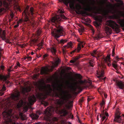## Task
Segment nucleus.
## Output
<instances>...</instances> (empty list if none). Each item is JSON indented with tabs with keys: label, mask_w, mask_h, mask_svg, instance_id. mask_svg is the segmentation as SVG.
I'll list each match as a JSON object with an SVG mask.
<instances>
[{
	"label": "nucleus",
	"mask_w": 124,
	"mask_h": 124,
	"mask_svg": "<svg viewBox=\"0 0 124 124\" xmlns=\"http://www.w3.org/2000/svg\"><path fill=\"white\" fill-rule=\"evenodd\" d=\"M16 65L20 67V64L19 62H17Z\"/></svg>",
	"instance_id": "603ef678"
},
{
	"label": "nucleus",
	"mask_w": 124,
	"mask_h": 124,
	"mask_svg": "<svg viewBox=\"0 0 124 124\" xmlns=\"http://www.w3.org/2000/svg\"><path fill=\"white\" fill-rule=\"evenodd\" d=\"M62 99L63 101H61L60 100H58L57 103L58 104L62 106V108L59 111V113L60 114H62V116H65L68 114V111L66 110L67 108H69V106L67 104H65L64 101H67V100L65 97H63Z\"/></svg>",
	"instance_id": "20e7f679"
},
{
	"label": "nucleus",
	"mask_w": 124,
	"mask_h": 124,
	"mask_svg": "<svg viewBox=\"0 0 124 124\" xmlns=\"http://www.w3.org/2000/svg\"><path fill=\"white\" fill-rule=\"evenodd\" d=\"M87 20L88 22H90L91 21L90 19L89 18H87Z\"/></svg>",
	"instance_id": "e2e57ef3"
},
{
	"label": "nucleus",
	"mask_w": 124,
	"mask_h": 124,
	"mask_svg": "<svg viewBox=\"0 0 124 124\" xmlns=\"http://www.w3.org/2000/svg\"><path fill=\"white\" fill-rule=\"evenodd\" d=\"M6 90V87L3 85L2 88V89L0 90V96L2 95L4 93L3 92Z\"/></svg>",
	"instance_id": "412c9836"
},
{
	"label": "nucleus",
	"mask_w": 124,
	"mask_h": 124,
	"mask_svg": "<svg viewBox=\"0 0 124 124\" xmlns=\"http://www.w3.org/2000/svg\"><path fill=\"white\" fill-rule=\"evenodd\" d=\"M78 41L80 43L78 44L77 47L78 51H79L81 49V46L82 48L83 47H84V45L85 44V43L83 41H79L78 40Z\"/></svg>",
	"instance_id": "f8f14e48"
},
{
	"label": "nucleus",
	"mask_w": 124,
	"mask_h": 124,
	"mask_svg": "<svg viewBox=\"0 0 124 124\" xmlns=\"http://www.w3.org/2000/svg\"><path fill=\"white\" fill-rule=\"evenodd\" d=\"M115 54V49L114 48H113L112 50V56H114Z\"/></svg>",
	"instance_id": "79ce46f5"
},
{
	"label": "nucleus",
	"mask_w": 124,
	"mask_h": 124,
	"mask_svg": "<svg viewBox=\"0 0 124 124\" xmlns=\"http://www.w3.org/2000/svg\"><path fill=\"white\" fill-rule=\"evenodd\" d=\"M104 11L106 14H108L111 12L110 10L108 9L104 10Z\"/></svg>",
	"instance_id": "72a5a7b5"
},
{
	"label": "nucleus",
	"mask_w": 124,
	"mask_h": 124,
	"mask_svg": "<svg viewBox=\"0 0 124 124\" xmlns=\"http://www.w3.org/2000/svg\"><path fill=\"white\" fill-rule=\"evenodd\" d=\"M17 65L15 66L14 67V69H17Z\"/></svg>",
	"instance_id": "69168bd1"
},
{
	"label": "nucleus",
	"mask_w": 124,
	"mask_h": 124,
	"mask_svg": "<svg viewBox=\"0 0 124 124\" xmlns=\"http://www.w3.org/2000/svg\"><path fill=\"white\" fill-rule=\"evenodd\" d=\"M76 75L78 79H79L81 78V76L80 74H76Z\"/></svg>",
	"instance_id": "4c0bfd02"
},
{
	"label": "nucleus",
	"mask_w": 124,
	"mask_h": 124,
	"mask_svg": "<svg viewBox=\"0 0 124 124\" xmlns=\"http://www.w3.org/2000/svg\"><path fill=\"white\" fill-rule=\"evenodd\" d=\"M96 54V51H93V53H92L91 54V55L92 56H93V57H96V59H97V60H98V58H99V57H96V56H95V54Z\"/></svg>",
	"instance_id": "c756f323"
},
{
	"label": "nucleus",
	"mask_w": 124,
	"mask_h": 124,
	"mask_svg": "<svg viewBox=\"0 0 124 124\" xmlns=\"http://www.w3.org/2000/svg\"><path fill=\"white\" fill-rule=\"evenodd\" d=\"M116 61H114L112 63V65L113 67L116 70L117 67V64H116V62L118 61V59H119L118 56H117L116 57Z\"/></svg>",
	"instance_id": "dca6fc26"
},
{
	"label": "nucleus",
	"mask_w": 124,
	"mask_h": 124,
	"mask_svg": "<svg viewBox=\"0 0 124 124\" xmlns=\"http://www.w3.org/2000/svg\"><path fill=\"white\" fill-rule=\"evenodd\" d=\"M95 38L97 39H99L100 38H101V37L100 36V35L99 34H98L97 35V36L96 37H95Z\"/></svg>",
	"instance_id": "c03bdc74"
},
{
	"label": "nucleus",
	"mask_w": 124,
	"mask_h": 124,
	"mask_svg": "<svg viewBox=\"0 0 124 124\" xmlns=\"http://www.w3.org/2000/svg\"><path fill=\"white\" fill-rule=\"evenodd\" d=\"M71 119H73V115H72L71 114H70L69 115V118H70V117H71Z\"/></svg>",
	"instance_id": "3c124183"
},
{
	"label": "nucleus",
	"mask_w": 124,
	"mask_h": 124,
	"mask_svg": "<svg viewBox=\"0 0 124 124\" xmlns=\"http://www.w3.org/2000/svg\"><path fill=\"white\" fill-rule=\"evenodd\" d=\"M23 101L20 97L19 92L12 94L10 98L6 102V108L7 109L4 114L3 118L6 124H21L16 122L19 117L16 116L13 113V108L16 107L20 108L23 105ZM19 117L22 120L26 119V116L22 113L19 114Z\"/></svg>",
	"instance_id": "f257e3e1"
},
{
	"label": "nucleus",
	"mask_w": 124,
	"mask_h": 124,
	"mask_svg": "<svg viewBox=\"0 0 124 124\" xmlns=\"http://www.w3.org/2000/svg\"><path fill=\"white\" fill-rule=\"evenodd\" d=\"M91 8H92L89 5H87V7L85 8V9L86 10L90 11L91 10Z\"/></svg>",
	"instance_id": "cd10ccee"
},
{
	"label": "nucleus",
	"mask_w": 124,
	"mask_h": 124,
	"mask_svg": "<svg viewBox=\"0 0 124 124\" xmlns=\"http://www.w3.org/2000/svg\"><path fill=\"white\" fill-rule=\"evenodd\" d=\"M3 40H5L6 39V37H1Z\"/></svg>",
	"instance_id": "6e6d98bb"
},
{
	"label": "nucleus",
	"mask_w": 124,
	"mask_h": 124,
	"mask_svg": "<svg viewBox=\"0 0 124 124\" xmlns=\"http://www.w3.org/2000/svg\"><path fill=\"white\" fill-rule=\"evenodd\" d=\"M27 59L29 61H30L31 60L32 58L29 56H27Z\"/></svg>",
	"instance_id": "a18cd8bd"
},
{
	"label": "nucleus",
	"mask_w": 124,
	"mask_h": 124,
	"mask_svg": "<svg viewBox=\"0 0 124 124\" xmlns=\"http://www.w3.org/2000/svg\"><path fill=\"white\" fill-rule=\"evenodd\" d=\"M64 12L60 9L58 10V13H59L58 15H56L52 18L51 22L54 23L56 27L52 29V34L54 38L57 39L61 36H64L66 33L64 29L59 23L62 19L65 20L67 19L64 15L62 14Z\"/></svg>",
	"instance_id": "f03ea898"
},
{
	"label": "nucleus",
	"mask_w": 124,
	"mask_h": 124,
	"mask_svg": "<svg viewBox=\"0 0 124 124\" xmlns=\"http://www.w3.org/2000/svg\"><path fill=\"white\" fill-rule=\"evenodd\" d=\"M109 25L116 31V33H118L120 31V26L115 21L110 20L108 21Z\"/></svg>",
	"instance_id": "0eeeda50"
},
{
	"label": "nucleus",
	"mask_w": 124,
	"mask_h": 124,
	"mask_svg": "<svg viewBox=\"0 0 124 124\" xmlns=\"http://www.w3.org/2000/svg\"><path fill=\"white\" fill-rule=\"evenodd\" d=\"M37 14L33 8H30L29 6H27L22 14L24 16L25 22H30V19L33 20V18L35 17Z\"/></svg>",
	"instance_id": "7ed1b4c3"
},
{
	"label": "nucleus",
	"mask_w": 124,
	"mask_h": 124,
	"mask_svg": "<svg viewBox=\"0 0 124 124\" xmlns=\"http://www.w3.org/2000/svg\"><path fill=\"white\" fill-rule=\"evenodd\" d=\"M105 30L107 32L110 33L111 29L109 27H106L105 28Z\"/></svg>",
	"instance_id": "7c9ffc66"
},
{
	"label": "nucleus",
	"mask_w": 124,
	"mask_h": 124,
	"mask_svg": "<svg viewBox=\"0 0 124 124\" xmlns=\"http://www.w3.org/2000/svg\"><path fill=\"white\" fill-rule=\"evenodd\" d=\"M53 119L54 121H57L58 120V119L56 117H54Z\"/></svg>",
	"instance_id": "09e8293b"
},
{
	"label": "nucleus",
	"mask_w": 124,
	"mask_h": 124,
	"mask_svg": "<svg viewBox=\"0 0 124 124\" xmlns=\"http://www.w3.org/2000/svg\"><path fill=\"white\" fill-rule=\"evenodd\" d=\"M4 81H5L6 83L7 84H8L10 83V82L9 81H7V80H6Z\"/></svg>",
	"instance_id": "864d4df0"
},
{
	"label": "nucleus",
	"mask_w": 124,
	"mask_h": 124,
	"mask_svg": "<svg viewBox=\"0 0 124 124\" xmlns=\"http://www.w3.org/2000/svg\"><path fill=\"white\" fill-rule=\"evenodd\" d=\"M72 44L71 41L68 42L67 45L64 46L65 48H72Z\"/></svg>",
	"instance_id": "5701e85b"
},
{
	"label": "nucleus",
	"mask_w": 124,
	"mask_h": 124,
	"mask_svg": "<svg viewBox=\"0 0 124 124\" xmlns=\"http://www.w3.org/2000/svg\"><path fill=\"white\" fill-rule=\"evenodd\" d=\"M105 102L104 100H102V102H101L100 104V105L101 107V108H102V106L103 105H105Z\"/></svg>",
	"instance_id": "c9c22d12"
},
{
	"label": "nucleus",
	"mask_w": 124,
	"mask_h": 124,
	"mask_svg": "<svg viewBox=\"0 0 124 124\" xmlns=\"http://www.w3.org/2000/svg\"><path fill=\"white\" fill-rule=\"evenodd\" d=\"M10 76L9 72L8 73V75L6 76L3 75H0V80L5 81L7 80V78H9Z\"/></svg>",
	"instance_id": "2eb2a0df"
},
{
	"label": "nucleus",
	"mask_w": 124,
	"mask_h": 124,
	"mask_svg": "<svg viewBox=\"0 0 124 124\" xmlns=\"http://www.w3.org/2000/svg\"><path fill=\"white\" fill-rule=\"evenodd\" d=\"M76 51H77L78 52H79L78 51V48H77L75 49V50H73L71 52H70V54H72L73 53L75 52Z\"/></svg>",
	"instance_id": "a19ab883"
},
{
	"label": "nucleus",
	"mask_w": 124,
	"mask_h": 124,
	"mask_svg": "<svg viewBox=\"0 0 124 124\" xmlns=\"http://www.w3.org/2000/svg\"><path fill=\"white\" fill-rule=\"evenodd\" d=\"M95 26L98 29H99L100 27V23H98L97 22H96L95 24Z\"/></svg>",
	"instance_id": "2f4dec72"
},
{
	"label": "nucleus",
	"mask_w": 124,
	"mask_h": 124,
	"mask_svg": "<svg viewBox=\"0 0 124 124\" xmlns=\"http://www.w3.org/2000/svg\"><path fill=\"white\" fill-rule=\"evenodd\" d=\"M100 117L102 119V121H103L106 118V117L104 116V113L100 114Z\"/></svg>",
	"instance_id": "bb28decb"
},
{
	"label": "nucleus",
	"mask_w": 124,
	"mask_h": 124,
	"mask_svg": "<svg viewBox=\"0 0 124 124\" xmlns=\"http://www.w3.org/2000/svg\"><path fill=\"white\" fill-rule=\"evenodd\" d=\"M0 36L1 37H6L5 33L4 32H3L2 33L0 31Z\"/></svg>",
	"instance_id": "473e14b6"
},
{
	"label": "nucleus",
	"mask_w": 124,
	"mask_h": 124,
	"mask_svg": "<svg viewBox=\"0 0 124 124\" xmlns=\"http://www.w3.org/2000/svg\"><path fill=\"white\" fill-rule=\"evenodd\" d=\"M98 66L99 71H97V73L99 75L98 76V77L104 80L105 79L106 77L103 78V75L104 74V70L106 68L105 66L104 63L101 61L98 64Z\"/></svg>",
	"instance_id": "39448f33"
},
{
	"label": "nucleus",
	"mask_w": 124,
	"mask_h": 124,
	"mask_svg": "<svg viewBox=\"0 0 124 124\" xmlns=\"http://www.w3.org/2000/svg\"><path fill=\"white\" fill-rule=\"evenodd\" d=\"M63 86L62 84H61L60 85L58 86V88H56V90L58 91L60 93H61V95H62V93L65 94V92L63 90L62 87Z\"/></svg>",
	"instance_id": "ddd939ff"
},
{
	"label": "nucleus",
	"mask_w": 124,
	"mask_h": 124,
	"mask_svg": "<svg viewBox=\"0 0 124 124\" xmlns=\"http://www.w3.org/2000/svg\"><path fill=\"white\" fill-rule=\"evenodd\" d=\"M53 66L51 67V69H49L47 67H42L40 71V74L41 75H47L48 72H52L53 71V69L55 67L57 66L58 65V63L56 62L55 63H53Z\"/></svg>",
	"instance_id": "423d86ee"
},
{
	"label": "nucleus",
	"mask_w": 124,
	"mask_h": 124,
	"mask_svg": "<svg viewBox=\"0 0 124 124\" xmlns=\"http://www.w3.org/2000/svg\"><path fill=\"white\" fill-rule=\"evenodd\" d=\"M21 21V20H20L19 21L17 22V24L14 26V27L15 28H16L17 27H18L19 26V24L20 23Z\"/></svg>",
	"instance_id": "f704fd0d"
},
{
	"label": "nucleus",
	"mask_w": 124,
	"mask_h": 124,
	"mask_svg": "<svg viewBox=\"0 0 124 124\" xmlns=\"http://www.w3.org/2000/svg\"><path fill=\"white\" fill-rule=\"evenodd\" d=\"M78 1L80 3H82L84 5H85V3L82 0H78Z\"/></svg>",
	"instance_id": "e433bc0d"
},
{
	"label": "nucleus",
	"mask_w": 124,
	"mask_h": 124,
	"mask_svg": "<svg viewBox=\"0 0 124 124\" xmlns=\"http://www.w3.org/2000/svg\"><path fill=\"white\" fill-rule=\"evenodd\" d=\"M120 111L117 109L114 119L115 121L119 123H122L123 122V119L121 118V116L120 115Z\"/></svg>",
	"instance_id": "6e6552de"
},
{
	"label": "nucleus",
	"mask_w": 124,
	"mask_h": 124,
	"mask_svg": "<svg viewBox=\"0 0 124 124\" xmlns=\"http://www.w3.org/2000/svg\"><path fill=\"white\" fill-rule=\"evenodd\" d=\"M96 11L95 13L97 14H100L101 12V9L100 8H96Z\"/></svg>",
	"instance_id": "c85d7f7f"
},
{
	"label": "nucleus",
	"mask_w": 124,
	"mask_h": 124,
	"mask_svg": "<svg viewBox=\"0 0 124 124\" xmlns=\"http://www.w3.org/2000/svg\"><path fill=\"white\" fill-rule=\"evenodd\" d=\"M91 100V99L90 98H88L87 99V101H89Z\"/></svg>",
	"instance_id": "338daca9"
},
{
	"label": "nucleus",
	"mask_w": 124,
	"mask_h": 124,
	"mask_svg": "<svg viewBox=\"0 0 124 124\" xmlns=\"http://www.w3.org/2000/svg\"><path fill=\"white\" fill-rule=\"evenodd\" d=\"M13 70H11V69H10L9 68L8 69V72H10L11 71H12Z\"/></svg>",
	"instance_id": "13d9d810"
},
{
	"label": "nucleus",
	"mask_w": 124,
	"mask_h": 124,
	"mask_svg": "<svg viewBox=\"0 0 124 124\" xmlns=\"http://www.w3.org/2000/svg\"><path fill=\"white\" fill-rule=\"evenodd\" d=\"M104 116H108V113L106 112L104 114Z\"/></svg>",
	"instance_id": "8fccbe9b"
},
{
	"label": "nucleus",
	"mask_w": 124,
	"mask_h": 124,
	"mask_svg": "<svg viewBox=\"0 0 124 124\" xmlns=\"http://www.w3.org/2000/svg\"><path fill=\"white\" fill-rule=\"evenodd\" d=\"M41 31L40 29H39L37 30L36 34L38 36H40L41 34Z\"/></svg>",
	"instance_id": "393cba45"
},
{
	"label": "nucleus",
	"mask_w": 124,
	"mask_h": 124,
	"mask_svg": "<svg viewBox=\"0 0 124 124\" xmlns=\"http://www.w3.org/2000/svg\"><path fill=\"white\" fill-rule=\"evenodd\" d=\"M117 2H119L122 5H123V1L121 0H117Z\"/></svg>",
	"instance_id": "49530a36"
},
{
	"label": "nucleus",
	"mask_w": 124,
	"mask_h": 124,
	"mask_svg": "<svg viewBox=\"0 0 124 124\" xmlns=\"http://www.w3.org/2000/svg\"><path fill=\"white\" fill-rule=\"evenodd\" d=\"M47 55L46 54H45L44 55H43V57L45 58L47 56Z\"/></svg>",
	"instance_id": "4d7b16f0"
},
{
	"label": "nucleus",
	"mask_w": 124,
	"mask_h": 124,
	"mask_svg": "<svg viewBox=\"0 0 124 124\" xmlns=\"http://www.w3.org/2000/svg\"><path fill=\"white\" fill-rule=\"evenodd\" d=\"M2 3L1 1L0 0V7L2 5Z\"/></svg>",
	"instance_id": "052dcab7"
},
{
	"label": "nucleus",
	"mask_w": 124,
	"mask_h": 124,
	"mask_svg": "<svg viewBox=\"0 0 124 124\" xmlns=\"http://www.w3.org/2000/svg\"><path fill=\"white\" fill-rule=\"evenodd\" d=\"M78 82L79 84L80 85H82L83 84L85 83L84 81L82 80H80Z\"/></svg>",
	"instance_id": "58836bf2"
},
{
	"label": "nucleus",
	"mask_w": 124,
	"mask_h": 124,
	"mask_svg": "<svg viewBox=\"0 0 124 124\" xmlns=\"http://www.w3.org/2000/svg\"><path fill=\"white\" fill-rule=\"evenodd\" d=\"M4 68V66L3 65H1L0 66V68L2 70H3Z\"/></svg>",
	"instance_id": "5fc2aeb1"
},
{
	"label": "nucleus",
	"mask_w": 124,
	"mask_h": 124,
	"mask_svg": "<svg viewBox=\"0 0 124 124\" xmlns=\"http://www.w3.org/2000/svg\"><path fill=\"white\" fill-rule=\"evenodd\" d=\"M6 9L8 10L9 9V5L7 2H4L3 3Z\"/></svg>",
	"instance_id": "b1692460"
},
{
	"label": "nucleus",
	"mask_w": 124,
	"mask_h": 124,
	"mask_svg": "<svg viewBox=\"0 0 124 124\" xmlns=\"http://www.w3.org/2000/svg\"><path fill=\"white\" fill-rule=\"evenodd\" d=\"M43 43L42 42H41L38 44V46H43Z\"/></svg>",
	"instance_id": "de8ad7c7"
},
{
	"label": "nucleus",
	"mask_w": 124,
	"mask_h": 124,
	"mask_svg": "<svg viewBox=\"0 0 124 124\" xmlns=\"http://www.w3.org/2000/svg\"><path fill=\"white\" fill-rule=\"evenodd\" d=\"M50 50L53 54L54 56V59L55 60H57L58 59V58L56 54L57 51L56 47L55 46H51V47Z\"/></svg>",
	"instance_id": "1a4fd4ad"
},
{
	"label": "nucleus",
	"mask_w": 124,
	"mask_h": 124,
	"mask_svg": "<svg viewBox=\"0 0 124 124\" xmlns=\"http://www.w3.org/2000/svg\"><path fill=\"white\" fill-rule=\"evenodd\" d=\"M87 61L88 62L90 65L92 67H93L94 65V61L93 59L90 58H88L87 59Z\"/></svg>",
	"instance_id": "aec40b11"
},
{
	"label": "nucleus",
	"mask_w": 124,
	"mask_h": 124,
	"mask_svg": "<svg viewBox=\"0 0 124 124\" xmlns=\"http://www.w3.org/2000/svg\"><path fill=\"white\" fill-rule=\"evenodd\" d=\"M5 42L7 43H9L10 44L11 43V42H9L8 39H6L5 40Z\"/></svg>",
	"instance_id": "ea45409f"
},
{
	"label": "nucleus",
	"mask_w": 124,
	"mask_h": 124,
	"mask_svg": "<svg viewBox=\"0 0 124 124\" xmlns=\"http://www.w3.org/2000/svg\"><path fill=\"white\" fill-rule=\"evenodd\" d=\"M110 54H108L106 58L102 57V60L104 62H110Z\"/></svg>",
	"instance_id": "4468645a"
},
{
	"label": "nucleus",
	"mask_w": 124,
	"mask_h": 124,
	"mask_svg": "<svg viewBox=\"0 0 124 124\" xmlns=\"http://www.w3.org/2000/svg\"><path fill=\"white\" fill-rule=\"evenodd\" d=\"M67 39H62L60 41L58 40V43L62 45H63L65 43L67 42Z\"/></svg>",
	"instance_id": "4be33fe9"
},
{
	"label": "nucleus",
	"mask_w": 124,
	"mask_h": 124,
	"mask_svg": "<svg viewBox=\"0 0 124 124\" xmlns=\"http://www.w3.org/2000/svg\"><path fill=\"white\" fill-rule=\"evenodd\" d=\"M116 85L119 88L121 89H124V84L122 82H117Z\"/></svg>",
	"instance_id": "a211bd4d"
},
{
	"label": "nucleus",
	"mask_w": 124,
	"mask_h": 124,
	"mask_svg": "<svg viewBox=\"0 0 124 124\" xmlns=\"http://www.w3.org/2000/svg\"><path fill=\"white\" fill-rule=\"evenodd\" d=\"M67 124H72L70 122H68L67 123Z\"/></svg>",
	"instance_id": "774afa93"
},
{
	"label": "nucleus",
	"mask_w": 124,
	"mask_h": 124,
	"mask_svg": "<svg viewBox=\"0 0 124 124\" xmlns=\"http://www.w3.org/2000/svg\"><path fill=\"white\" fill-rule=\"evenodd\" d=\"M81 86L80 85H76L75 86L72 85L70 86V88L71 90L75 91L77 89H80L81 88Z\"/></svg>",
	"instance_id": "f3484780"
},
{
	"label": "nucleus",
	"mask_w": 124,
	"mask_h": 124,
	"mask_svg": "<svg viewBox=\"0 0 124 124\" xmlns=\"http://www.w3.org/2000/svg\"><path fill=\"white\" fill-rule=\"evenodd\" d=\"M62 51L63 54L64 55L66 54L67 51L66 50H65L64 49H63Z\"/></svg>",
	"instance_id": "37998d69"
},
{
	"label": "nucleus",
	"mask_w": 124,
	"mask_h": 124,
	"mask_svg": "<svg viewBox=\"0 0 124 124\" xmlns=\"http://www.w3.org/2000/svg\"><path fill=\"white\" fill-rule=\"evenodd\" d=\"M52 107H48L45 111V113L46 115L48 116H51L52 115Z\"/></svg>",
	"instance_id": "9b49d317"
},
{
	"label": "nucleus",
	"mask_w": 124,
	"mask_h": 124,
	"mask_svg": "<svg viewBox=\"0 0 124 124\" xmlns=\"http://www.w3.org/2000/svg\"><path fill=\"white\" fill-rule=\"evenodd\" d=\"M32 117L34 119H37L39 117V116L36 114H33L32 115Z\"/></svg>",
	"instance_id": "a878e982"
},
{
	"label": "nucleus",
	"mask_w": 124,
	"mask_h": 124,
	"mask_svg": "<svg viewBox=\"0 0 124 124\" xmlns=\"http://www.w3.org/2000/svg\"><path fill=\"white\" fill-rule=\"evenodd\" d=\"M28 101L31 104H33L36 101L35 96L33 94L29 98Z\"/></svg>",
	"instance_id": "9d476101"
},
{
	"label": "nucleus",
	"mask_w": 124,
	"mask_h": 124,
	"mask_svg": "<svg viewBox=\"0 0 124 124\" xmlns=\"http://www.w3.org/2000/svg\"><path fill=\"white\" fill-rule=\"evenodd\" d=\"M81 29V31H82L83 32L84 31V28H82Z\"/></svg>",
	"instance_id": "0e129e2a"
},
{
	"label": "nucleus",
	"mask_w": 124,
	"mask_h": 124,
	"mask_svg": "<svg viewBox=\"0 0 124 124\" xmlns=\"http://www.w3.org/2000/svg\"><path fill=\"white\" fill-rule=\"evenodd\" d=\"M75 61L73 60H71L70 61V62L71 63H74Z\"/></svg>",
	"instance_id": "bf43d9fd"
},
{
	"label": "nucleus",
	"mask_w": 124,
	"mask_h": 124,
	"mask_svg": "<svg viewBox=\"0 0 124 124\" xmlns=\"http://www.w3.org/2000/svg\"><path fill=\"white\" fill-rule=\"evenodd\" d=\"M121 116V118H122L123 119H123L122 118L124 117V114H122L121 116Z\"/></svg>",
	"instance_id": "680f3d73"
},
{
	"label": "nucleus",
	"mask_w": 124,
	"mask_h": 124,
	"mask_svg": "<svg viewBox=\"0 0 124 124\" xmlns=\"http://www.w3.org/2000/svg\"><path fill=\"white\" fill-rule=\"evenodd\" d=\"M52 91V89L50 85H49V86L48 88V90H46V95H50Z\"/></svg>",
	"instance_id": "6ab92c4d"
}]
</instances>
